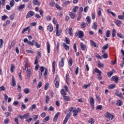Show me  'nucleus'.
Here are the masks:
<instances>
[{
    "label": "nucleus",
    "mask_w": 124,
    "mask_h": 124,
    "mask_svg": "<svg viewBox=\"0 0 124 124\" xmlns=\"http://www.w3.org/2000/svg\"><path fill=\"white\" fill-rule=\"evenodd\" d=\"M59 24H56V27H55V32L56 33V36H61V34L62 33V30H59Z\"/></svg>",
    "instance_id": "obj_1"
},
{
    "label": "nucleus",
    "mask_w": 124,
    "mask_h": 124,
    "mask_svg": "<svg viewBox=\"0 0 124 124\" xmlns=\"http://www.w3.org/2000/svg\"><path fill=\"white\" fill-rule=\"evenodd\" d=\"M24 43H28V45H31V46H33L34 45V42L35 41L34 40H32V41H28V38H25L23 40Z\"/></svg>",
    "instance_id": "obj_2"
},
{
    "label": "nucleus",
    "mask_w": 124,
    "mask_h": 124,
    "mask_svg": "<svg viewBox=\"0 0 124 124\" xmlns=\"http://www.w3.org/2000/svg\"><path fill=\"white\" fill-rule=\"evenodd\" d=\"M90 104L91 105V108L93 110H94V99H93V97H91L90 98Z\"/></svg>",
    "instance_id": "obj_3"
},
{
    "label": "nucleus",
    "mask_w": 124,
    "mask_h": 124,
    "mask_svg": "<svg viewBox=\"0 0 124 124\" xmlns=\"http://www.w3.org/2000/svg\"><path fill=\"white\" fill-rule=\"evenodd\" d=\"M94 72L96 73H98V78H99V80H102V76H101V73H102V72L101 71L96 68L94 69Z\"/></svg>",
    "instance_id": "obj_4"
},
{
    "label": "nucleus",
    "mask_w": 124,
    "mask_h": 124,
    "mask_svg": "<svg viewBox=\"0 0 124 124\" xmlns=\"http://www.w3.org/2000/svg\"><path fill=\"white\" fill-rule=\"evenodd\" d=\"M34 14H35L34 12L32 11H29L27 14V15L26 16V19H29V18H31V17H32V16H34Z\"/></svg>",
    "instance_id": "obj_5"
},
{
    "label": "nucleus",
    "mask_w": 124,
    "mask_h": 124,
    "mask_svg": "<svg viewBox=\"0 0 124 124\" xmlns=\"http://www.w3.org/2000/svg\"><path fill=\"white\" fill-rule=\"evenodd\" d=\"M76 36H78V38H82L84 37V32L82 31H78V32L76 33Z\"/></svg>",
    "instance_id": "obj_6"
},
{
    "label": "nucleus",
    "mask_w": 124,
    "mask_h": 124,
    "mask_svg": "<svg viewBox=\"0 0 124 124\" xmlns=\"http://www.w3.org/2000/svg\"><path fill=\"white\" fill-rule=\"evenodd\" d=\"M65 60V58L62 57L61 58V61L59 63V66L60 67H63L64 66V60Z\"/></svg>",
    "instance_id": "obj_7"
},
{
    "label": "nucleus",
    "mask_w": 124,
    "mask_h": 124,
    "mask_svg": "<svg viewBox=\"0 0 124 124\" xmlns=\"http://www.w3.org/2000/svg\"><path fill=\"white\" fill-rule=\"evenodd\" d=\"M115 95L118 97H120L121 99H123L124 100V97L123 96L124 95V93H120V92L118 91L115 93Z\"/></svg>",
    "instance_id": "obj_8"
},
{
    "label": "nucleus",
    "mask_w": 124,
    "mask_h": 124,
    "mask_svg": "<svg viewBox=\"0 0 124 124\" xmlns=\"http://www.w3.org/2000/svg\"><path fill=\"white\" fill-rule=\"evenodd\" d=\"M105 118H111V120L114 119V115L111 114L110 113L107 112L104 114Z\"/></svg>",
    "instance_id": "obj_9"
},
{
    "label": "nucleus",
    "mask_w": 124,
    "mask_h": 124,
    "mask_svg": "<svg viewBox=\"0 0 124 124\" xmlns=\"http://www.w3.org/2000/svg\"><path fill=\"white\" fill-rule=\"evenodd\" d=\"M111 81H114L115 83H119V77L117 76H113L111 78Z\"/></svg>",
    "instance_id": "obj_10"
},
{
    "label": "nucleus",
    "mask_w": 124,
    "mask_h": 124,
    "mask_svg": "<svg viewBox=\"0 0 124 124\" xmlns=\"http://www.w3.org/2000/svg\"><path fill=\"white\" fill-rule=\"evenodd\" d=\"M45 68H46V67H44V66H41L40 67V74L39 76L40 78H41L42 76V73H43L44 70L45 71Z\"/></svg>",
    "instance_id": "obj_11"
},
{
    "label": "nucleus",
    "mask_w": 124,
    "mask_h": 124,
    "mask_svg": "<svg viewBox=\"0 0 124 124\" xmlns=\"http://www.w3.org/2000/svg\"><path fill=\"white\" fill-rule=\"evenodd\" d=\"M65 79L66 84L69 85V79H70V78H69V73H68V72L66 74Z\"/></svg>",
    "instance_id": "obj_12"
},
{
    "label": "nucleus",
    "mask_w": 124,
    "mask_h": 124,
    "mask_svg": "<svg viewBox=\"0 0 124 124\" xmlns=\"http://www.w3.org/2000/svg\"><path fill=\"white\" fill-rule=\"evenodd\" d=\"M47 30L49 31V32H52L53 31V28L52 24H49L47 26Z\"/></svg>",
    "instance_id": "obj_13"
},
{
    "label": "nucleus",
    "mask_w": 124,
    "mask_h": 124,
    "mask_svg": "<svg viewBox=\"0 0 124 124\" xmlns=\"http://www.w3.org/2000/svg\"><path fill=\"white\" fill-rule=\"evenodd\" d=\"M12 87H16V80H15V78H14V76H12Z\"/></svg>",
    "instance_id": "obj_14"
},
{
    "label": "nucleus",
    "mask_w": 124,
    "mask_h": 124,
    "mask_svg": "<svg viewBox=\"0 0 124 124\" xmlns=\"http://www.w3.org/2000/svg\"><path fill=\"white\" fill-rule=\"evenodd\" d=\"M55 65H56V61H53L52 62V72L53 74H55V73H56V69L55 68Z\"/></svg>",
    "instance_id": "obj_15"
},
{
    "label": "nucleus",
    "mask_w": 124,
    "mask_h": 124,
    "mask_svg": "<svg viewBox=\"0 0 124 124\" xmlns=\"http://www.w3.org/2000/svg\"><path fill=\"white\" fill-rule=\"evenodd\" d=\"M114 23L118 27H121L122 26V21L119 20H115Z\"/></svg>",
    "instance_id": "obj_16"
},
{
    "label": "nucleus",
    "mask_w": 124,
    "mask_h": 124,
    "mask_svg": "<svg viewBox=\"0 0 124 124\" xmlns=\"http://www.w3.org/2000/svg\"><path fill=\"white\" fill-rule=\"evenodd\" d=\"M50 43H49V41H47L46 42V48H47V51L48 54H50Z\"/></svg>",
    "instance_id": "obj_17"
},
{
    "label": "nucleus",
    "mask_w": 124,
    "mask_h": 124,
    "mask_svg": "<svg viewBox=\"0 0 124 124\" xmlns=\"http://www.w3.org/2000/svg\"><path fill=\"white\" fill-rule=\"evenodd\" d=\"M63 97V99L65 101H70V97L69 96H66L64 95V96H62Z\"/></svg>",
    "instance_id": "obj_18"
},
{
    "label": "nucleus",
    "mask_w": 124,
    "mask_h": 124,
    "mask_svg": "<svg viewBox=\"0 0 124 124\" xmlns=\"http://www.w3.org/2000/svg\"><path fill=\"white\" fill-rule=\"evenodd\" d=\"M63 47L64 49L66 50V51H68L69 50V48H70L69 46L66 45V44H65V43H63Z\"/></svg>",
    "instance_id": "obj_19"
},
{
    "label": "nucleus",
    "mask_w": 124,
    "mask_h": 124,
    "mask_svg": "<svg viewBox=\"0 0 124 124\" xmlns=\"http://www.w3.org/2000/svg\"><path fill=\"white\" fill-rule=\"evenodd\" d=\"M73 63V60H72V58H70L68 59V64L69 66H72V64Z\"/></svg>",
    "instance_id": "obj_20"
},
{
    "label": "nucleus",
    "mask_w": 124,
    "mask_h": 124,
    "mask_svg": "<svg viewBox=\"0 0 124 124\" xmlns=\"http://www.w3.org/2000/svg\"><path fill=\"white\" fill-rule=\"evenodd\" d=\"M32 3L34 5H40V2L38 0H33Z\"/></svg>",
    "instance_id": "obj_21"
},
{
    "label": "nucleus",
    "mask_w": 124,
    "mask_h": 124,
    "mask_svg": "<svg viewBox=\"0 0 124 124\" xmlns=\"http://www.w3.org/2000/svg\"><path fill=\"white\" fill-rule=\"evenodd\" d=\"M80 48L82 51H85L86 50V45H84L83 43H80Z\"/></svg>",
    "instance_id": "obj_22"
},
{
    "label": "nucleus",
    "mask_w": 124,
    "mask_h": 124,
    "mask_svg": "<svg viewBox=\"0 0 124 124\" xmlns=\"http://www.w3.org/2000/svg\"><path fill=\"white\" fill-rule=\"evenodd\" d=\"M66 91L64 90L63 89H62L60 91V93L62 96H64V95H66Z\"/></svg>",
    "instance_id": "obj_23"
},
{
    "label": "nucleus",
    "mask_w": 124,
    "mask_h": 124,
    "mask_svg": "<svg viewBox=\"0 0 124 124\" xmlns=\"http://www.w3.org/2000/svg\"><path fill=\"white\" fill-rule=\"evenodd\" d=\"M30 29H31V27L30 26H28L25 28H24L23 31H21V34H24V33H25V32L29 31Z\"/></svg>",
    "instance_id": "obj_24"
},
{
    "label": "nucleus",
    "mask_w": 124,
    "mask_h": 124,
    "mask_svg": "<svg viewBox=\"0 0 124 124\" xmlns=\"http://www.w3.org/2000/svg\"><path fill=\"white\" fill-rule=\"evenodd\" d=\"M25 7V4H21L17 7V10H18V11H21V10H22V9H24Z\"/></svg>",
    "instance_id": "obj_25"
},
{
    "label": "nucleus",
    "mask_w": 124,
    "mask_h": 124,
    "mask_svg": "<svg viewBox=\"0 0 124 124\" xmlns=\"http://www.w3.org/2000/svg\"><path fill=\"white\" fill-rule=\"evenodd\" d=\"M73 116L75 117H77V115H78V113L79 112L77 109H74L73 110Z\"/></svg>",
    "instance_id": "obj_26"
},
{
    "label": "nucleus",
    "mask_w": 124,
    "mask_h": 124,
    "mask_svg": "<svg viewBox=\"0 0 124 124\" xmlns=\"http://www.w3.org/2000/svg\"><path fill=\"white\" fill-rule=\"evenodd\" d=\"M36 108V105L35 104H33L31 108H29V111L32 112L33 111V109H35Z\"/></svg>",
    "instance_id": "obj_27"
},
{
    "label": "nucleus",
    "mask_w": 124,
    "mask_h": 124,
    "mask_svg": "<svg viewBox=\"0 0 124 124\" xmlns=\"http://www.w3.org/2000/svg\"><path fill=\"white\" fill-rule=\"evenodd\" d=\"M69 15L70 18H71V19H74V18H75V17H76V15H75V14H74L73 13L69 12Z\"/></svg>",
    "instance_id": "obj_28"
},
{
    "label": "nucleus",
    "mask_w": 124,
    "mask_h": 124,
    "mask_svg": "<svg viewBox=\"0 0 124 124\" xmlns=\"http://www.w3.org/2000/svg\"><path fill=\"white\" fill-rule=\"evenodd\" d=\"M115 88H116V84H110L108 86V88L109 90H113V89H115Z\"/></svg>",
    "instance_id": "obj_29"
},
{
    "label": "nucleus",
    "mask_w": 124,
    "mask_h": 124,
    "mask_svg": "<svg viewBox=\"0 0 124 124\" xmlns=\"http://www.w3.org/2000/svg\"><path fill=\"white\" fill-rule=\"evenodd\" d=\"M15 69V65H14V64H11V68H10L11 73H13Z\"/></svg>",
    "instance_id": "obj_30"
},
{
    "label": "nucleus",
    "mask_w": 124,
    "mask_h": 124,
    "mask_svg": "<svg viewBox=\"0 0 124 124\" xmlns=\"http://www.w3.org/2000/svg\"><path fill=\"white\" fill-rule=\"evenodd\" d=\"M64 41L66 42L65 44H68V45L70 44V39L67 38V37H65V39Z\"/></svg>",
    "instance_id": "obj_31"
},
{
    "label": "nucleus",
    "mask_w": 124,
    "mask_h": 124,
    "mask_svg": "<svg viewBox=\"0 0 124 124\" xmlns=\"http://www.w3.org/2000/svg\"><path fill=\"white\" fill-rule=\"evenodd\" d=\"M123 105V102H122V100H118L116 103L117 106H122Z\"/></svg>",
    "instance_id": "obj_32"
},
{
    "label": "nucleus",
    "mask_w": 124,
    "mask_h": 124,
    "mask_svg": "<svg viewBox=\"0 0 124 124\" xmlns=\"http://www.w3.org/2000/svg\"><path fill=\"white\" fill-rule=\"evenodd\" d=\"M87 27V24H86L84 22H82L81 24H80L81 29H85Z\"/></svg>",
    "instance_id": "obj_33"
},
{
    "label": "nucleus",
    "mask_w": 124,
    "mask_h": 124,
    "mask_svg": "<svg viewBox=\"0 0 124 124\" xmlns=\"http://www.w3.org/2000/svg\"><path fill=\"white\" fill-rule=\"evenodd\" d=\"M30 114L29 113H27L23 115V118L28 120L30 118Z\"/></svg>",
    "instance_id": "obj_34"
},
{
    "label": "nucleus",
    "mask_w": 124,
    "mask_h": 124,
    "mask_svg": "<svg viewBox=\"0 0 124 124\" xmlns=\"http://www.w3.org/2000/svg\"><path fill=\"white\" fill-rule=\"evenodd\" d=\"M92 29H93L95 31H96V30H97V24H96V22L93 23Z\"/></svg>",
    "instance_id": "obj_35"
},
{
    "label": "nucleus",
    "mask_w": 124,
    "mask_h": 124,
    "mask_svg": "<svg viewBox=\"0 0 124 124\" xmlns=\"http://www.w3.org/2000/svg\"><path fill=\"white\" fill-rule=\"evenodd\" d=\"M107 12L108 13H109V14H111V15H112V16H113L114 17H116V14H114L113 12L111 11V10H110V9H108L107 10Z\"/></svg>",
    "instance_id": "obj_36"
},
{
    "label": "nucleus",
    "mask_w": 124,
    "mask_h": 124,
    "mask_svg": "<svg viewBox=\"0 0 124 124\" xmlns=\"http://www.w3.org/2000/svg\"><path fill=\"white\" fill-rule=\"evenodd\" d=\"M78 9H79V7L76 6L73 8L72 11L74 12V13H76L78 11Z\"/></svg>",
    "instance_id": "obj_37"
},
{
    "label": "nucleus",
    "mask_w": 124,
    "mask_h": 124,
    "mask_svg": "<svg viewBox=\"0 0 124 124\" xmlns=\"http://www.w3.org/2000/svg\"><path fill=\"white\" fill-rule=\"evenodd\" d=\"M90 43H91V46H93V47H98V46H96V44H95V43H94L93 41L92 40H90Z\"/></svg>",
    "instance_id": "obj_38"
},
{
    "label": "nucleus",
    "mask_w": 124,
    "mask_h": 124,
    "mask_svg": "<svg viewBox=\"0 0 124 124\" xmlns=\"http://www.w3.org/2000/svg\"><path fill=\"white\" fill-rule=\"evenodd\" d=\"M116 33H117V31L114 29H112V36L114 38L116 36Z\"/></svg>",
    "instance_id": "obj_39"
},
{
    "label": "nucleus",
    "mask_w": 124,
    "mask_h": 124,
    "mask_svg": "<svg viewBox=\"0 0 124 124\" xmlns=\"http://www.w3.org/2000/svg\"><path fill=\"white\" fill-rule=\"evenodd\" d=\"M113 74H114V72L113 71L108 72L107 73L108 77V78H111Z\"/></svg>",
    "instance_id": "obj_40"
},
{
    "label": "nucleus",
    "mask_w": 124,
    "mask_h": 124,
    "mask_svg": "<svg viewBox=\"0 0 124 124\" xmlns=\"http://www.w3.org/2000/svg\"><path fill=\"white\" fill-rule=\"evenodd\" d=\"M98 12H97V16L98 17H100V16H101V14H102V13H101V8L100 7H99L98 8Z\"/></svg>",
    "instance_id": "obj_41"
},
{
    "label": "nucleus",
    "mask_w": 124,
    "mask_h": 124,
    "mask_svg": "<svg viewBox=\"0 0 124 124\" xmlns=\"http://www.w3.org/2000/svg\"><path fill=\"white\" fill-rule=\"evenodd\" d=\"M50 101V97L48 95L46 96V103L48 104L49 103V101Z\"/></svg>",
    "instance_id": "obj_42"
},
{
    "label": "nucleus",
    "mask_w": 124,
    "mask_h": 124,
    "mask_svg": "<svg viewBox=\"0 0 124 124\" xmlns=\"http://www.w3.org/2000/svg\"><path fill=\"white\" fill-rule=\"evenodd\" d=\"M88 123L89 124H94V123H95V122L94 121V120H93V118H90V119L88 121Z\"/></svg>",
    "instance_id": "obj_43"
},
{
    "label": "nucleus",
    "mask_w": 124,
    "mask_h": 124,
    "mask_svg": "<svg viewBox=\"0 0 124 124\" xmlns=\"http://www.w3.org/2000/svg\"><path fill=\"white\" fill-rule=\"evenodd\" d=\"M9 4L11 7H13L14 6V5L15 4V1H14V0H11Z\"/></svg>",
    "instance_id": "obj_44"
},
{
    "label": "nucleus",
    "mask_w": 124,
    "mask_h": 124,
    "mask_svg": "<svg viewBox=\"0 0 124 124\" xmlns=\"http://www.w3.org/2000/svg\"><path fill=\"white\" fill-rule=\"evenodd\" d=\"M1 5H2V6L5 5V0H0V6Z\"/></svg>",
    "instance_id": "obj_45"
},
{
    "label": "nucleus",
    "mask_w": 124,
    "mask_h": 124,
    "mask_svg": "<svg viewBox=\"0 0 124 124\" xmlns=\"http://www.w3.org/2000/svg\"><path fill=\"white\" fill-rule=\"evenodd\" d=\"M24 93H25L26 94H28V93H30V89L26 88L24 90Z\"/></svg>",
    "instance_id": "obj_46"
},
{
    "label": "nucleus",
    "mask_w": 124,
    "mask_h": 124,
    "mask_svg": "<svg viewBox=\"0 0 124 124\" xmlns=\"http://www.w3.org/2000/svg\"><path fill=\"white\" fill-rule=\"evenodd\" d=\"M59 86H60V82L56 81L55 84V88L59 89Z\"/></svg>",
    "instance_id": "obj_47"
},
{
    "label": "nucleus",
    "mask_w": 124,
    "mask_h": 124,
    "mask_svg": "<svg viewBox=\"0 0 124 124\" xmlns=\"http://www.w3.org/2000/svg\"><path fill=\"white\" fill-rule=\"evenodd\" d=\"M69 120V118L65 116L64 120H63V124H66L67 123V121Z\"/></svg>",
    "instance_id": "obj_48"
},
{
    "label": "nucleus",
    "mask_w": 124,
    "mask_h": 124,
    "mask_svg": "<svg viewBox=\"0 0 124 124\" xmlns=\"http://www.w3.org/2000/svg\"><path fill=\"white\" fill-rule=\"evenodd\" d=\"M3 45V40L2 39H0V49L2 48V46Z\"/></svg>",
    "instance_id": "obj_49"
},
{
    "label": "nucleus",
    "mask_w": 124,
    "mask_h": 124,
    "mask_svg": "<svg viewBox=\"0 0 124 124\" xmlns=\"http://www.w3.org/2000/svg\"><path fill=\"white\" fill-rule=\"evenodd\" d=\"M34 43H35V46H36V48H40L41 46L40 44H38V42H34Z\"/></svg>",
    "instance_id": "obj_50"
},
{
    "label": "nucleus",
    "mask_w": 124,
    "mask_h": 124,
    "mask_svg": "<svg viewBox=\"0 0 124 124\" xmlns=\"http://www.w3.org/2000/svg\"><path fill=\"white\" fill-rule=\"evenodd\" d=\"M18 74V76H19V80H22V71L21 70L19 71Z\"/></svg>",
    "instance_id": "obj_51"
},
{
    "label": "nucleus",
    "mask_w": 124,
    "mask_h": 124,
    "mask_svg": "<svg viewBox=\"0 0 124 124\" xmlns=\"http://www.w3.org/2000/svg\"><path fill=\"white\" fill-rule=\"evenodd\" d=\"M27 71V77H29V78H30V75L31 74V71L30 69H28Z\"/></svg>",
    "instance_id": "obj_52"
},
{
    "label": "nucleus",
    "mask_w": 124,
    "mask_h": 124,
    "mask_svg": "<svg viewBox=\"0 0 124 124\" xmlns=\"http://www.w3.org/2000/svg\"><path fill=\"white\" fill-rule=\"evenodd\" d=\"M47 73H48V69H47V68H45V71L43 73L44 76H47Z\"/></svg>",
    "instance_id": "obj_53"
},
{
    "label": "nucleus",
    "mask_w": 124,
    "mask_h": 124,
    "mask_svg": "<svg viewBox=\"0 0 124 124\" xmlns=\"http://www.w3.org/2000/svg\"><path fill=\"white\" fill-rule=\"evenodd\" d=\"M98 66L99 68H101V67H104V64L102 63H98Z\"/></svg>",
    "instance_id": "obj_54"
},
{
    "label": "nucleus",
    "mask_w": 124,
    "mask_h": 124,
    "mask_svg": "<svg viewBox=\"0 0 124 124\" xmlns=\"http://www.w3.org/2000/svg\"><path fill=\"white\" fill-rule=\"evenodd\" d=\"M108 44H107L105 46H103L102 47L103 50H107L108 49Z\"/></svg>",
    "instance_id": "obj_55"
},
{
    "label": "nucleus",
    "mask_w": 124,
    "mask_h": 124,
    "mask_svg": "<svg viewBox=\"0 0 124 124\" xmlns=\"http://www.w3.org/2000/svg\"><path fill=\"white\" fill-rule=\"evenodd\" d=\"M103 59H108V54L107 53H104L103 55L102 56Z\"/></svg>",
    "instance_id": "obj_56"
},
{
    "label": "nucleus",
    "mask_w": 124,
    "mask_h": 124,
    "mask_svg": "<svg viewBox=\"0 0 124 124\" xmlns=\"http://www.w3.org/2000/svg\"><path fill=\"white\" fill-rule=\"evenodd\" d=\"M106 36L107 37H110V31L109 30H108L106 32Z\"/></svg>",
    "instance_id": "obj_57"
},
{
    "label": "nucleus",
    "mask_w": 124,
    "mask_h": 124,
    "mask_svg": "<svg viewBox=\"0 0 124 124\" xmlns=\"http://www.w3.org/2000/svg\"><path fill=\"white\" fill-rule=\"evenodd\" d=\"M96 99L97 102H100V101L101 100V99H100L99 96H98L97 95H96Z\"/></svg>",
    "instance_id": "obj_58"
},
{
    "label": "nucleus",
    "mask_w": 124,
    "mask_h": 124,
    "mask_svg": "<svg viewBox=\"0 0 124 124\" xmlns=\"http://www.w3.org/2000/svg\"><path fill=\"white\" fill-rule=\"evenodd\" d=\"M49 88V83H47L45 86V90L47 91Z\"/></svg>",
    "instance_id": "obj_59"
},
{
    "label": "nucleus",
    "mask_w": 124,
    "mask_h": 124,
    "mask_svg": "<svg viewBox=\"0 0 124 124\" xmlns=\"http://www.w3.org/2000/svg\"><path fill=\"white\" fill-rule=\"evenodd\" d=\"M5 90H6V88H5V87L3 86L0 87V92H2V91H5Z\"/></svg>",
    "instance_id": "obj_60"
},
{
    "label": "nucleus",
    "mask_w": 124,
    "mask_h": 124,
    "mask_svg": "<svg viewBox=\"0 0 124 124\" xmlns=\"http://www.w3.org/2000/svg\"><path fill=\"white\" fill-rule=\"evenodd\" d=\"M42 87V82H39L37 85V89H40Z\"/></svg>",
    "instance_id": "obj_61"
},
{
    "label": "nucleus",
    "mask_w": 124,
    "mask_h": 124,
    "mask_svg": "<svg viewBox=\"0 0 124 124\" xmlns=\"http://www.w3.org/2000/svg\"><path fill=\"white\" fill-rule=\"evenodd\" d=\"M7 18H8L7 16H5V15H4V16H1V19L3 21H4V20H6V19H7Z\"/></svg>",
    "instance_id": "obj_62"
},
{
    "label": "nucleus",
    "mask_w": 124,
    "mask_h": 124,
    "mask_svg": "<svg viewBox=\"0 0 124 124\" xmlns=\"http://www.w3.org/2000/svg\"><path fill=\"white\" fill-rule=\"evenodd\" d=\"M54 107L50 106L49 107V108L48 109V111L50 112V111H54Z\"/></svg>",
    "instance_id": "obj_63"
},
{
    "label": "nucleus",
    "mask_w": 124,
    "mask_h": 124,
    "mask_svg": "<svg viewBox=\"0 0 124 124\" xmlns=\"http://www.w3.org/2000/svg\"><path fill=\"white\" fill-rule=\"evenodd\" d=\"M118 19H120V20H124V16L120 15L118 16Z\"/></svg>",
    "instance_id": "obj_64"
}]
</instances>
